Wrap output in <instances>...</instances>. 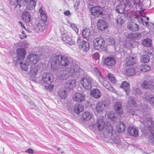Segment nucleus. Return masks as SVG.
Returning a JSON list of instances; mask_svg holds the SVG:
<instances>
[{
	"instance_id": "nucleus-18",
	"label": "nucleus",
	"mask_w": 154,
	"mask_h": 154,
	"mask_svg": "<svg viewBox=\"0 0 154 154\" xmlns=\"http://www.w3.org/2000/svg\"><path fill=\"white\" fill-rule=\"evenodd\" d=\"M90 94L91 96L96 99L100 98L102 95L101 92L97 88L93 89L90 91Z\"/></svg>"
},
{
	"instance_id": "nucleus-21",
	"label": "nucleus",
	"mask_w": 154,
	"mask_h": 154,
	"mask_svg": "<svg viewBox=\"0 0 154 154\" xmlns=\"http://www.w3.org/2000/svg\"><path fill=\"white\" fill-rule=\"evenodd\" d=\"M126 128L125 124L123 122H120L118 123L116 130L119 133H122L125 132Z\"/></svg>"
},
{
	"instance_id": "nucleus-63",
	"label": "nucleus",
	"mask_w": 154,
	"mask_h": 154,
	"mask_svg": "<svg viewBox=\"0 0 154 154\" xmlns=\"http://www.w3.org/2000/svg\"><path fill=\"white\" fill-rule=\"evenodd\" d=\"M115 118V116L114 114H112L111 116V119H113Z\"/></svg>"
},
{
	"instance_id": "nucleus-5",
	"label": "nucleus",
	"mask_w": 154,
	"mask_h": 154,
	"mask_svg": "<svg viewBox=\"0 0 154 154\" xmlns=\"http://www.w3.org/2000/svg\"><path fill=\"white\" fill-rule=\"evenodd\" d=\"M77 44L78 45L79 49L83 51H87L90 49V46L89 42L87 41L84 40L80 37H78Z\"/></svg>"
},
{
	"instance_id": "nucleus-52",
	"label": "nucleus",
	"mask_w": 154,
	"mask_h": 154,
	"mask_svg": "<svg viewBox=\"0 0 154 154\" xmlns=\"http://www.w3.org/2000/svg\"><path fill=\"white\" fill-rule=\"evenodd\" d=\"M42 20L44 22H46L47 20V17L46 14H42L40 15Z\"/></svg>"
},
{
	"instance_id": "nucleus-6",
	"label": "nucleus",
	"mask_w": 154,
	"mask_h": 154,
	"mask_svg": "<svg viewBox=\"0 0 154 154\" xmlns=\"http://www.w3.org/2000/svg\"><path fill=\"white\" fill-rule=\"evenodd\" d=\"M17 54V56L16 58H14L13 61L14 63H16L18 62V61L24 60L26 54V50L23 48H17L16 51Z\"/></svg>"
},
{
	"instance_id": "nucleus-22",
	"label": "nucleus",
	"mask_w": 154,
	"mask_h": 154,
	"mask_svg": "<svg viewBox=\"0 0 154 154\" xmlns=\"http://www.w3.org/2000/svg\"><path fill=\"white\" fill-rule=\"evenodd\" d=\"M139 25L134 22H130L128 23L127 28L131 31L133 32L138 31L139 28Z\"/></svg>"
},
{
	"instance_id": "nucleus-3",
	"label": "nucleus",
	"mask_w": 154,
	"mask_h": 154,
	"mask_svg": "<svg viewBox=\"0 0 154 154\" xmlns=\"http://www.w3.org/2000/svg\"><path fill=\"white\" fill-rule=\"evenodd\" d=\"M97 128L99 131H102L105 127L103 134L105 137L107 138L111 143L119 144L121 142L120 139L117 135L116 132H113L112 127L109 122L105 123L102 119H97Z\"/></svg>"
},
{
	"instance_id": "nucleus-59",
	"label": "nucleus",
	"mask_w": 154,
	"mask_h": 154,
	"mask_svg": "<svg viewBox=\"0 0 154 154\" xmlns=\"http://www.w3.org/2000/svg\"><path fill=\"white\" fill-rule=\"evenodd\" d=\"M19 23L20 24L21 27L25 29L26 27L24 26V25L22 23L21 21H19Z\"/></svg>"
},
{
	"instance_id": "nucleus-49",
	"label": "nucleus",
	"mask_w": 154,
	"mask_h": 154,
	"mask_svg": "<svg viewBox=\"0 0 154 154\" xmlns=\"http://www.w3.org/2000/svg\"><path fill=\"white\" fill-rule=\"evenodd\" d=\"M49 84L47 86H45V89L51 91L54 88V85L51 84Z\"/></svg>"
},
{
	"instance_id": "nucleus-62",
	"label": "nucleus",
	"mask_w": 154,
	"mask_h": 154,
	"mask_svg": "<svg viewBox=\"0 0 154 154\" xmlns=\"http://www.w3.org/2000/svg\"><path fill=\"white\" fill-rule=\"evenodd\" d=\"M30 104L32 106H34V103L33 101H31L30 103Z\"/></svg>"
},
{
	"instance_id": "nucleus-56",
	"label": "nucleus",
	"mask_w": 154,
	"mask_h": 154,
	"mask_svg": "<svg viewBox=\"0 0 154 154\" xmlns=\"http://www.w3.org/2000/svg\"><path fill=\"white\" fill-rule=\"evenodd\" d=\"M131 0H125V2L124 3L125 4L126 6L127 5H128L129 6H131V4L130 2Z\"/></svg>"
},
{
	"instance_id": "nucleus-37",
	"label": "nucleus",
	"mask_w": 154,
	"mask_h": 154,
	"mask_svg": "<svg viewBox=\"0 0 154 154\" xmlns=\"http://www.w3.org/2000/svg\"><path fill=\"white\" fill-rule=\"evenodd\" d=\"M142 44L146 47H149L151 45V40L149 38L144 39L142 41Z\"/></svg>"
},
{
	"instance_id": "nucleus-33",
	"label": "nucleus",
	"mask_w": 154,
	"mask_h": 154,
	"mask_svg": "<svg viewBox=\"0 0 154 154\" xmlns=\"http://www.w3.org/2000/svg\"><path fill=\"white\" fill-rule=\"evenodd\" d=\"M145 99L154 108V97L152 95L147 94L145 97Z\"/></svg>"
},
{
	"instance_id": "nucleus-64",
	"label": "nucleus",
	"mask_w": 154,
	"mask_h": 154,
	"mask_svg": "<svg viewBox=\"0 0 154 154\" xmlns=\"http://www.w3.org/2000/svg\"><path fill=\"white\" fill-rule=\"evenodd\" d=\"M55 147L56 148H57V151H59V150H60V147Z\"/></svg>"
},
{
	"instance_id": "nucleus-42",
	"label": "nucleus",
	"mask_w": 154,
	"mask_h": 154,
	"mask_svg": "<svg viewBox=\"0 0 154 154\" xmlns=\"http://www.w3.org/2000/svg\"><path fill=\"white\" fill-rule=\"evenodd\" d=\"M136 104L135 101L133 97H129L128 99V104L130 106H134Z\"/></svg>"
},
{
	"instance_id": "nucleus-13",
	"label": "nucleus",
	"mask_w": 154,
	"mask_h": 154,
	"mask_svg": "<svg viewBox=\"0 0 154 154\" xmlns=\"http://www.w3.org/2000/svg\"><path fill=\"white\" fill-rule=\"evenodd\" d=\"M151 57H154V51L151 50H148L146 54L142 56L140 59V61L143 63H147L149 61V58Z\"/></svg>"
},
{
	"instance_id": "nucleus-16",
	"label": "nucleus",
	"mask_w": 154,
	"mask_h": 154,
	"mask_svg": "<svg viewBox=\"0 0 154 154\" xmlns=\"http://www.w3.org/2000/svg\"><path fill=\"white\" fill-rule=\"evenodd\" d=\"M114 107L115 110L118 115L121 116L123 114L122 106L121 102H117L115 103Z\"/></svg>"
},
{
	"instance_id": "nucleus-19",
	"label": "nucleus",
	"mask_w": 154,
	"mask_h": 154,
	"mask_svg": "<svg viewBox=\"0 0 154 154\" xmlns=\"http://www.w3.org/2000/svg\"><path fill=\"white\" fill-rule=\"evenodd\" d=\"M22 18L26 23L29 22L31 19V16L29 12L25 11L22 14Z\"/></svg>"
},
{
	"instance_id": "nucleus-9",
	"label": "nucleus",
	"mask_w": 154,
	"mask_h": 154,
	"mask_svg": "<svg viewBox=\"0 0 154 154\" xmlns=\"http://www.w3.org/2000/svg\"><path fill=\"white\" fill-rule=\"evenodd\" d=\"M39 58L37 55L31 54H29L26 60L28 62V65H30L31 66L32 65L36 64Z\"/></svg>"
},
{
	"instance_id": "nucleus-11",
	"label": "nucleus",
	"mask_w": 154,
	"mask_h": 154,
	"mask_svg": "<svg viewBox=\"0 0 154 154\" xmlns=\"http://www.w3.org/2000/svg\"><path fill=\"white\" fill-rule=\"evenodd\" d=\"M28 0H16L14 4L12 3V2L10 1V3L12 5L13 8L16 10H19L22 5H26Z\"/></svg>"
},
{
	"instance_id": "nucleus-44",
	"label": "nucleus",
	"mask_w": 154,
	"mask_h": 154,
	"mask_svg": "<svg viewBox=\"0 0 154 154\" xmlns=\"http://www.w3.org/2000/svg\"><path fill=\"white\" fill-rule=\"evenodd\" d=\"M142 87L146 89H148L151 87V84L146 81H144L141 84Z\"/></svg>"
},
{
	"instance_id": "nucleus-1",
	"label": "nucleus",
	"mask_w": 154,
	"mask_h": 154,
	"mask_svg": "<svg viewBox=\"0 0 154 154\" xmlns=\"http://www.w3.org/2000/svg\"><path fill=\"white\" fill-rule=\"evenodd\" d=\"M51 69L52 70L57 71L59 66L66 67V69L61 74L63 77L72 76L78 77L84 73L83 71L76 64L73 63L72 58L66 55L59 54L52 56L51 59Z\"/></svg>"
},
{
	"instance_id": "nucleus-10",
	"label": "nucleus",
	"mask_w": 154,
	"mask_h": 154,
	"mask_svg": "<svg viewBox=\"0 0 154 154\" xmlns=\"http://www.w3.org/2000/svg\"><path fill=\"white\" fill-rule=\"evenodd\" d=\"M42 80L43 83L50 84L54 81V78L51 73L49 72L44 73L42 75Z\"/></svg>"
},
{
	"instance_id": "nucleus-31",
	"label": "nucleus",
	"mask_w": 154,
	"mask_h": 154,
	"mask_svg": "<svg viewBox=\"0 0 154 154\" xmlns=\"http://www.w3.org/2000/svg\"><path fill=\"white\" fill-rule=\"evenodd\" d=\"M82 35L84 38L87 41L89 39L90 35V30L88 28H85L83 30Z\"/></svg>"
},
{
	"instance_id": "nucleus-7",
	"label": "nucleus",
	"mask_w": 154,
	"mask_h": 154,
	"mask_svg": "<svg viewBox=\"0 0 154 154\" xmlns=\"http://www.w3.org/2000/svg\"><path fill=\"white\" fill-rule=\"evenodd\" d=\"M91 15L90 16L91 18L94 19L100 15L103 14V8L99 6L92 7L90 9Z\"/></svg>"
},
{
	"instance_id": "nucleus-53",
	"label": "nucleus",
	"mask_w": 154,
	"mask_h": 154,
	"mask_svg": "<svg viewBox=\"0 0 154 154\" xmlns=\"http://www.w3.org/2000/svg\"><path fill=\"white\" fill-rule=\"evenodd\" d=\"M132 2L133 4L136 6H140V0H133Z\"/></svg>"
},
{
	"instance_id": "nucleus-23",
	"label": "nucleus",
	"mask_w": 154,
	"mask_h": 154,
	"mask_svg": "<svg viewBox=\"0 0 154 154\" xmlns=\"http://www.w3.org/2000/svg\"><path fill=\"white\" fill-rule=\"evenodd\" d=\"M116 63V61L115 59L112 57H107L104 60V63L107 66H113Z\"/></svg>"
},
{
	"instance_id": "nucleus-47",
	"label": "nucleus",
	"mask_w": 154,
	"mask_h": 154,
	"mask_svg": "<svg viewBox=\"0 0 154 154\" xmlns=\"http://www.w3.org/2000/svg\"><path fill=\"white\" fill-rule=\"evenodd\" d=\"M127 74L129 75H133L135 74V70L133 68H130L126 70Z\"/></svg>"
},
{
	"instance_id": "nucleus-36",
	"label": "nucleus",
	"mask_w": 154,
	"mask_h": 154,
	"mask_svg": "<svg viewBox=\"0 0 154 154\" xmlns=\"http://www.w3.org/2000/svg\"><path fill=\"white\" fill-rule=\"evenodd\" d=\"M58 94L59 97L62 99H65L67 96L66 92L65 90H60Z\"/></svg>"
},
{
	"instance_id": "nucleus-61",
	"label": "nucleus",
	"mask_w": 154,
	"mask_h": 154,
	"mask_svg": "<svg viewBox=\"0 0 154 154\" xmlns=\"http://www.w3.org/2000/svg\"><path fill=\"white\" fill-rule=\"evenodd\" d=\"M22 34L23 36L24 37H26V38L27 37V36L26 35V33H25L24 31H22Z\"/></svg>"
},
{
	"instance_id": "nucleus-40",
	"label": "nucleus",
	"mask_w": 154,
	"mask_h": 154,
	"mask_svg": "<svg viewBox=\"0 0 154 154\" xmlns=\"http://www.w3.org/2000/svg\"><path fill=\"white\" fill-rule=\"evenodd\" d=\"M38 71V67H31L30 69V72L33 77L35 76Z\"/></svg>"
},
{
	"instance_id": "nucleus-57",
	"label": "nucleus",
	"mask_w": 154,
	"mask_h": 154,
	"mask_svg": "<svg viewBox=\"0 0 154 154\" xmlns=\"http://www.w3.org/2000/svg\"><path fill=\"white\" fill-rule=\"evenodd\" d=\"M64 14L66 16H69L71 15V13L69 11L67 10L64 12Z\"/></svg>"
},
{
	"instance_id": "nucleus-30",
	"label": "nucleus",
	"mask_w": 154,
	"mask_h": 154,
	"mask_svg": "<svg viewBox=\"0 0 154 154\" xmlns=\"http://www.w3.org/2000/svg\"><path fill=\"white\" fill-rule=\"evenodd\" d=\"M76 85V80L75 79L71 80L68 81L66 83V87L69 90H70L75 87Z\"/></svg>"
},
{
	"instance_id": "nucleus-25",
	"label": "nucleus",
	"mask_w": 154,
	"mask_h": 154,
	"mask_svg": "<svg viewBox=\"0 0 154 154\" xmlns=\"http://www.w3.org/2000/svg\"><path fill=\"white\" fill-rule=\"evenodd\" d=\"M128 131L130 135L134 137H136L138 135V130L133 127H129L128 129Z\"/></svg>"
},
{
	"instance_id": "nucleus-58",
	"label": "nucleus",
	"mask_w": 154,
	"mask_h": 154,
	"mask_svg": "<svg viewBox=\"0 0 154 154\" xmlns=\"http://www.w3.org/2000/svg\"><path fill=\"white\" fill-rule=\"evenodd\" d=\"M144 69H146V70H145L144 71H146V70H149L150 69V67L149 66L145 65L144 66Z\"/></svg>"
},
{
	"instance_id": "nucleus-17",
	"label": "nucleus",
	"mask_w": 154,
	"mask_h": 154,
	"mask_svg": "<svg viewBox=\"0 0 154 154\" xmlns=\"http://www.w3.org/2000/svg\"><path fill=\"white\" fill-rule=\"evenodd\" d=\"M120 87L124 89L127 95H129L130 91V85L128 82L126 81L122 82L120 85Z\"/></svg>"
},
{
	"instance_id": "nucleus-20",
	"label": "nucleus",
	"mask_w": 154,
	"mask_h": 154,
	"mask_svg": "<svg viewBox=\"0 0 154 154\" xmlns=\"http://www.w3.org/2000/svg\"><path fill=\"white\" fill-rule=\"evenodd\" d=\"M107 23L104 20H99L97 24V27L99 30L103 31L107 27Z\"/></svg>"
},
{
	"instance_id": "nucleus-46",
	"label": "nucleus",
	"mask_w": 154,
	"mask_h": 154,
	"mask_svg": "<svg viewBox=\"0 0 154 154\" xmlns=\"http://www.w3.org/2000/svg\"><path fill=\"white\" fill-rule=\"evenodd\" d=\"M108 77L111 82L112 83H114L116 82V80L114 75L110 73L107 74Z\"/></svg>"
},
{
	"instance_id": "nucleus-14",
	"label": "nucleus",
	"mask_w": 154,
	"mask_h": 154,
	"mask_svg": "<svg viewBox=\"0 0 154 154\" xmlns=\"http://www.w3.org/2000/svg\"><path fill=\"white\" fill-rule=\"evenodd\" d=\"M74 100L78 102H82L85 100V95L83 93L77 92L72 97Z\"/></svg>"
},
{
	"instance_id": "nucleus-60",
	"label": "nucleus",
	"mask_w": 154,
	"mask_h": 154,
	"mask_svg": "<svg viewBox=\"0 0 154 154\" xmlns=\"http://www.w3.org/2000/svg\"><path fill=\"white\" fill-rule=\"evenodd\" d=\"M80 3V2L79 1H77L76 2L74 6L77 7Z\"/></svg>"
},
{
	"instance_id": "nucleus-32",
	"label": "nucleus",
	"mask_w": 154,
	"mask_h": 154,
	"mask_svg": "<svg viewBox=\"0 0 154 154\" xmlns=\"http://www.w3.org/2000/svg\"><path fill=\"white\" fill-rule=\"evenodd\" d=\"M84 109V106L80 104H76L74 106V110L75 113L79 114Z\"/></svg>"
},
{
	"instance_id": "nucleus-4",
	"label": "nucleus",
	"mask_w": 154,
	"mask_h": 154,
	"mask_svg": "<svg viewBox=\"0 0 154 154\" xmlns=\"http://www.w3.org/2000/svg\"><path fill=\"white\" fill-rule=\"evenodd\" d=\"M82 74L80 76L78 77H74L78 79L82 77V79L80 82L82 86L86 89L90 90L92 88V84L93 82V79L91 77L87 75L84 73Z\"/></svg>"
},
{
	"instance_id": "nucleus-54",
	"label": "nucleus",
	"mask_w": 154,
	"mask_h": 154,
	"mask_svg": "<svg viewBox=\"0 0 154 154\" xmlns=\"http://www.w3.org/2000/svg\"><path fill=\"white\" fill-rule=\"evenodd\" d=\"M132 33H125V35L126 37L130 39H131L132 38Z\"/></svg>"
},
{
	"instance_id": "nucleus-45",
	"label": "nucleus",
	"mask_w": 154,
	"mask_h": 154,
	"mask_svg": "<svg viewBox=\"0 0 154 154\" xmlns=\"http://www.w3.org/2000/svg\"><path fill=\"white\" fill-rule=\"evenodd\" d=\"M68 23L69 24L71 27L75 31V32L78 34L79 30L77 26L74 23H71L70 21H68Z\"/></svg>"
},
{
	"instance_id": "nucleus-41",
	"label": "nucleus",
	"mask_w": 154,
	"mask_h": 154,
	"mask_svg": "<svg viewBox=\"0 0 154 154\" xmlns=\"http://www.w3.org/2000/svg\"><path fill=\"white\" fill-rule=\"evenodd\" d=\"M132 37L131 39H139L142 37V34L139 32L132 33Z\"/></svg>"
},
{
	"instance_id": "nucleus-38",
	"label": "nucleus",
	"mask_w": 154,
	"mask_h": 154,
	"mask_svg": "<svg viewBox=\"0 0 154 154\" xmlns=\"http://www.w3.org/2000/svg\"><path fill=\"white\" fill-rule=\"evenodd\" d=\"M19 63L20 64V66L21 69L25 71L27 70L28 66L29 65H28V63L26 60L25 63H23V62L21 61L20 62H19Z\"/></svg>"
},
{
	"instance_id": "nucleus-43",
	"label": "nucleus",
	"mask_w": 154,
	"mask_h": 154,
	"mask_svg": "<svg viewBox=\"0 0 154 154\" xmlns=\"http://www.w3.org/2000/svg\"><path fill=\"white\" fill-rule=\"evenodd\" d=\"M116 21L117 25L120 27L124 23L123 18L120 17H117L116 18Z\"/></svg>"
},
{
	"instance_id": "nucleus-12",
	"label": "nucleus",
	"mask_w": 154,
	"mask_h": 154,
	"mask_svg": "<svg viewBox=\"0 0 154 154\" xmlns=\"http://www.w3.org/2000/svg\"><path fill=\"white\" fill-rule=\"evenodd\" d=\"M61 38L64 43L67 46L75 44L74 40L71 37L65 33L62 34Z\"/></svg>"
},
{
	"instance_id": "nucleus-29",
	"label": "nucleus",
	"mask_w": 154,
	"mask_h": 154,
	"mask_svg": "<svg viewBox=\"0 0 154 154\" xmlns=\"http://www.w3.org/2000/svg\"><path fill=\"white\" fill-rule=\"evenodd\" d=\"M36 5V2L34 0H31L28 2L26 8L27 9L32 11L35 8Z\"/></svg>"
},
{
	"instance_id": "nucleus-28",
	"label": "nucleus",
	"mask_w": 154,
	"mask_h": 154,
	"mask_svg": "<svg viewBox=\"0 0 154 154\" xmlns=\"http://www.w3.org/2000/svg\"><path fill=\"white\" fill-rule=\"evenodd\" d=\"M136 58L135 57L129 56L126 59V64L127 66H130L136 63Z\"/></svg>"
},
{
	"instance_id": "nucleus-24",
	"label": "nucleus",
	"mask_w": 154,
	"mask_h": 154,
	"mask_svg": "<svg viewBox=\"0 0 154 154\" xmlns=\"http://www.w3.org/2000/svg\"><path fill=\"white\" fill-rule=\"evenodd\" d=\"M102 81L100 80L99 81L101 84L103 85L105 88L110 91H112L113 88L110 83L105 81L104 77L102 78Z\"/></svg>"
},
{
	"instance_id": "nucleus-50",
	"label": "nucleus",
	"mask_w": 154,
	"mask_h": 154,
	"mask_svg": "<svg viewBox=\"0 0 154 154\" xmlns=\"http://www.w3.org/2000/svg\"><path fill=\"white\" fill-rule=\"evenodd\" d=\"M124 16L127 20H131V17L130 14L125 13L124 14Z\"/></svg>"
},
{
	"instance_id": "nucleus-35",
	"label": "nucleus",
	"mask_w": 154,
	"mask_h": 154,
	"mask_svg": "<svg viewBox=\"0 0 154 154\" xmlns=\"http://www.w3.org/2000/svg\"><path fill=\"white\" fill-rule=\"evenodd\" d=\"M92 118L91 114L88 112H84L82 113V120L85 121H88L90 120Z\"/></svg>"
},
{
	"instance_id": "nucleus-27",
	"label": "nucleus",
	"mask_w": 154,
	"mask_h": 154,
	"mask_svg": "<svg viewBox=\"0 0 154 154\" xmlns=\"http://www.w3.org/2000/svg\"><path fill=\"white\" fill-rule=\"evenodd\" d=\"M36 31L38 33L43 32L46 28V26L44 23H38L34 27Z\"/></svg>"
},
{
	"instance_id": "nucleus-26",
	"label": "nucleus",
	"mask_w": 154,
	"mask_h": 154,
	"mask_svg": "<svg viewBox=\"0 0 154 154\" xmlns=\"http://www.w3.org/2000/svg\"><path fill=\"white\" fill-rule=\"evenodd\" d=\"M105 104L103 101L98 102L96 105V109L97 112L101 113L104 110Z\"/></svg>"
},
{
	"instance_id": "nucleus-51",
	"label": "nucleus",
	"mask_w": 154,
	"mask_h": 154,
	"mask_svg": "<svg viewBox=\"0 0 154 154\" xmlns=\"http://www.w3.org/2000/svg\"><path fill=\"white\" fill-rule=\"evenodd\" d=\"M45 9L42 6H41L39 10V12L40 14V15L46 14L45 11Z\"/></svg>"
},
{
	"instance_id": "nucleus-34",
	"label": "nucleus",
	"mask_w": 154,
	"mask_h": 154,
	"mask_svg": "<svg viewBox=\"0 0 154 154\" xmlns=\"http://www.w3.org/2000/svg\"><path fill=\"white\" fill-rule=\"evenodd\" d=\"M136 19H137L138 22L142 24L143 25H144V23L146 26L148 27L149 26V24L148 22L145 21V20L143 19L142 17L140 16L137 15L136 17Z\"/></svg>"
},
{
	"instance_id": "nucleus-39",
	"label": "nucleus",
	"mask_w": 154,
	"mask_h": 154,
	"mask_svg": "<svg viewBox=\"0 0 154 154\" xmlns=\"http://www.w3.org/2000/svg\"><path fill=\"white\" fill-rule=\"evenodd\" d=\"M94 71L96 74V75L98 78L99 80H102V78L103 77L102 76L101 73L100 72L98 69L97 67H94Z\"/></svg>"
},
{
	"instance_id": "nucleus-2",
	"label": "nucleus",
	"mask_w": 154,
	"mask_h": 154,
	"mask_svg": "<svg viewBox=\"0 0 154 154\" xmlns=\"http://www.w3.org/2000/svg\"><path fill=\"white\" fill-rule=\"evenodd\" d=\"M140 106V109L137 110L136 112H140L137 115L141 117V125L144 126L145 129L147 128L151 133L149 138L148 144L154 146V125L152 119L149 115V110L150 107L146 104L142 105Z\"/></svg>"
},
{
	"instance_id": "nucleus-8",
	"label": "nucleus",
	"mask_w": 154,
	"mask_h": 154,
	"mask_svg": "<svg viewBox=\"0 0 154 154\" xmlns=\"http://www.w3.org/2000/svg\"><path fill=\"white\" fill-rule=\"evenodd\" d=\"M105 42L103 38L101 37H99L96 38L94 41L93 45L94 48L97 50L105 49L104 45Z\"/></svg>"
},
{
	"instance_id": "nucleus-55",
	"label": "nucleus",
	"mask_w": 154,
	"mask_h": 154,
	"mask_svg": "<svg viewBox=\"0 0 154 154\" xmlns=\"http://www.w3.org/2000/svg\"><path fill=\"white\" fill-rule=\"evenodd\" d=\"M25 152H26L28 153L29 154H33L34 153L33 150L30 148L26 149L25 151Z\"/></svg>"
},
{
	"instance_id": "nucleus-15",
	"label": "nucleus",
	"mask_w": 154,
	"mask_h": 154,
	"mask_svg": "<svg viewBox=\"0 0 154 154\" xmlns=\"http://www.w3.org/2000/svg\"><path fill=\"white\" fill-rule=\"evenodd\" d=\"M126 7L125 4L121 2L116 6L115 11L118 13L122 14L124 13Z\"/></svg>"
},
{
	"instance_id": "nucleus-48",
	"label": "nucleus",
	"mask_w": 154,
	"mask_h": 154,
	"mask_svg": "<svg viewBox=\"0 0 154 154\" xmlns=\"http://www.w3.org/2000/svg\"><path fill=\"white\" fill-rule=\"evenodd\" d=\"M107 41L109 45H115L116 44L115 39L112 38H109L107 39Z\"/></svg>"
}]
</instances>
